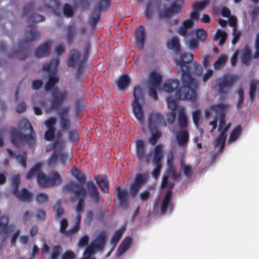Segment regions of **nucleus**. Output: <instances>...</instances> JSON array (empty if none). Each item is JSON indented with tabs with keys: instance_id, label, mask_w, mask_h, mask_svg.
I'll list each match as a JSON object with an SVG mask.
<instances>
[{
	"instance_id": "1",
	"label": "nucleus",
	"mask_w": 259,
	"mask_h": 259,
	"mask_svg": "<svg viewBox=\"0 0 259 259\" xmlns=\"http://www.w3.org/2000/svg\"><path fill=\"white\" fill-rule=\"evenodd\" d=\"M180 83L177 80H168L164 83L162 90L169 93L170 95L167 98V103L169 112L167 114V120L170 123H172L175 120L176 113L178 115V123L179 126L183 129H185L188 124V118L185 113V110L184 107L180 106L177 104V100L183 99L177 98L176 94L173 91H179ZM196 97L193 99H184V100H193L195 99ZM177 141L180 145H185L187 143L189 139V135L188 132L183 130L180 131L177 136Z\"/></svg>"
},
{
	"instance_id": "2",
	"label": "nucleus",
	"mask_w": 259,
	"mask_h": 259,
	"mask_svg": "<svg viewBox=\"0 0 259 259\" xmlns=\"http://www.w3.org/2000/svg\"><path fill=\"white\" fill-rule=\"evenodd\" d=\"M193 56L191 53H184L179 59H175V67L181 74L182 84L179 91H174L177 98L193 99L197 97L196 90L198 88V81L189 73L188 63L192 62Z\"/></svg>"
},
{
	"instance_id": "3",
	"label": "nucleus",
	"mask_w": 259,
	"mask_h": 259,
	"mask_svg": "<svg viewBox=\"0 0 259 259\" xmlns=\"http://www.w3.org/2000/svg\"><path fill=\"white\" fill-rule=\"evenodd\" d=\"M87 190L82 185L76 183L71 182L64 187L65 191L71 193L74 196L70 198L71 202H74L78 199V202L75 206V210L77 213H81L84 208V199L87 193L92 199L94 202L98 203L100 201V193L97 187L93 181H90L87 183Z\"/></svg>"
},
{
	"instance_id": "4",
	"label": "nucleus",
	"mask_w": 259,
	"mask_h": 259,
	"mask_svg": "<svg viewBox=\"0 0 259 259\" xmlns=\"http://www.w3.org/2000/svg\"><path fill=\"white\" fill-rule=\"evenodd\" d=\"M228 105L220 103L212 106L209 109L205 110V114L206 117H212L213 119L210 122V125L212 126L211 130L212 133L216 128L218 120H219V131L220 136L217 139L218 144L223 145L226 140V132L228 131L230 124H227L224 121V118L227 112L229 111Z\"/></svg>"
},
{
	"instance_id": "5",
	"label": "nucleus",
	"mask_w": 259,
	"mask_h": 259,
	"mask_svg": "<svg viewBox=\"0 0 259 259\" xmlns=\"http://www.w3.org/2000/svg\"><path fill=\"white\" fill-rule=\"evenodd\" d=\"M166 122L163 115L156 111L149 113L146 119H144L140 125L144 133H150L151 136L149 139L151 145H155L159 139L162 136V133L158 130L160 126H165Z\"/></svg>"
},
{
	"instance_id": "6",
	"label": "nucleus",
	"mask_w": 259,
	"mask_h": 259,
	"mask_svg": "<svg viewBox=\"0 0 259 259\" xmlns=\"http://www.w3.org/2000/svg\"><path fill=\"white\" fill-rule=\"evenodd\" d=\"M42 164L41 163H36L27 173L26 179L30 180L36 176L38 185L44 188L52 187L61 183V178L57 171H53L49 177L42 171Z\"/></svg>"
},
{
	"instance_id": "7",
	"label": "nucleus",
	"mask_w": 259,
	"mask_h": 259,
	"mask_svg": "<svg viewBox=\"0 0 259 259\" xmlns=\"http://www.w3.org/2000/svg\"><path fill=\"white\" fill-rule=\"evenodd\" d=\"M39 36V32L34 28L31 29L28 31L24 38V41H18L13 44L12 47H8L7 45L3 43L0 45V51L5 52L9 55L13 57H18L19 59L24 58L23 51L26 42H31Z\"/></svg>"
},
{
	"instance_id": "8",
	"label": "nucleus",
	"mask_w": 259,
	"mask_h": 259,
	"mask_svg": "<svg viewBox=\"0 0 259 259\" xmlns=\"http://www.w3.org/2000/svg\"><path fill=\"white\" fill-rule=\"evenodd\" d=\"M159 8V14L160 18H170L180 11L181 7L177 5H172L169 7L163 5L159 6L158 3L156 0L150 1L147 6L145 15L147 18L151 19L154 11Z\"/></svg>"
},
{
	"instance_id": "9",
	"label": "nucleus",
	"mask_w": 259,
	"mask_h": 259,
	"mask_svg": "<svg viewBox=\"0 0 259 259\" xmlns=\"http://www.w3.org/2000/svg\"><path fill=\"white\" fill-rule=\"evenodd\" d=\"M181 177L182 174L180 172H176L175 166H167L166 172L162 178L161 188L167 187L173 189L175 185V181L179 180Z\"/></svg>"
},
{
	"instance_id": "10",
	"label": "nucleus",
	"mask_w": 259,
	"mask_h": 259,
	"mask_svg": "<svg viewBox=\"0 0 259 259\" xmlns=\"http://www.w3.org/2000/svg\"><path fill=\"white\" fill-rule=\"evenodd\" d=\"M106 242V235L101 232L85 249V251L94 254L95 251H103Z\"/></svg>"
},
{
	"instance_id": "11",
	"label": "nucleus",
	"mask_w": 259,
	"mask_h": 259,
	"mask_svg": "<svg viewBox=\"0 0 259 259\" xmlns=\"http://www.w3.org/2000/svg\"><path fill=\"white\" fill-rule=\"evenodd\" d=\"M162 77L161 75L153 73L150 75V77L148 81V87L149 93L150 96L157 99V90L159 89V85L161 81Z\"/></svg>"
},
{
	"instance_id": "12",
	"label": "nucleus",
	"mask_w": 259,
	"mask_h": 259,
	"mask_svg": "<svg viewBox=\"0 0 259 259\" xmlns=\"http://www.w3.org/2000/svg\"><path fill=\"white\" fill-rule=\"evenodd\" d=\"M255 52L251 55V52L248 47L244 48V66L250 65L253 59L259 58V33L256 35L254 41Z\"/></svg>"
},
{
	"instance_id": "13",
	"label": "nucleus",
	"mask_w": 259,
	"mask_h": 259,
	"mask_svg": "<svg viewBox=\"0 0 259 259\" xmlns=\"http://www.w3.org/2000/svg\"><path fill=\"white\" fill-rule=\"evenodd\" d=\"M172 189L168 188L160 205V211L162 215L167 212H172L174 209V204L171 201Z\"/></svg>"
},
{
	"instance_id": "14",
	"label": "nucleus",
	"mask_w": 259,
	"mask_h": 259,
	"mask_svg": "<svg viewBox=\"0 0 259 259\" xmlns=\"http://www.w3.org/2000/svg\"><path fill=\"white\" fill-rule=\"evenodd\" d=\"M87 54L81 55L80 52L77 50H73L70 52L68 61V65L70 67H78L79 70L82 66L83 62ZM79 72V71H78Z\"/></svg>"
},
{
	"instance_id": "15",
	"label": "nucleus",
	"mask_w": 259,
	"mask_h": 259,
	"mask_svg": "<svg viewBox=\"0 0 259 259\" xmlns=\"http://www.w3.org/2000/svg\"><path fill=\"white\" fill-rule=\"evenodd\" d=\"M114 199L116 197L119 202V205L123 209H126L129 206L128 192L125 189H121L120 186H118L114 194Z\"/></svg>"
},
{
	"instance_id": "16",
	"label": "nucleus",
	"mask_w": 259,
	"mask_h": 259,
	"mask_svg": "<svg viewBox=\"0 0 259 259\" xmlns=\"http://www.w3.org/2000/svg\"><path fill=\"white\" fill-rule=\"evenodd\" d=\"M143 103L132 102L131 104L133 114L137 119L140 122V125L145 119Z\"/></svg>"
},
{
	"instance_id": "17",
	"label": "nucleus",
	"mask_w": 259,
	"mask_h": 259,
	"mask_svg": "<svg viewBox=\"0 0 259 259\" xmlns=\"http://www.w3.org/2000/svg\"><path fill=\"white\" fill-rule=\"evenodd\" d=\"M136 156L139 162L149 164L151 159V153L146 152V147H136Z\"/></svg>"
},
{
	"instance_id": "18",
	"label": "nucleus",
	"mask_w": 259,
	"mask_h": 259,
	"mask_svg": "<svg viewBox=\"0 0 259 259\" xmlns=\"http://www.w3.org/2000/svg\"><path fill=\"white\" fill-rule=\"evenodd\" d=\"M11 140L13 144H25V142L32 141L33 138L32 136H24L17 130L13 133Z\"/></svg>"
},
{
	"instance_id": "19",
	"label": "nucleus",
	"mask_w": 259,
	"mask_h": 259,
	"mask_svg": "<svg viewBox=\"0 0 259 259\" xmlns=\"http://www.w3.org/2000/svg\"><path fill=\"white\" fill-rule=\"evenodd\" d=\"M7 152L10 156L14 157L21 164L24 168H26V158L27 153L25 151H23L21 153H14L13 150L10 149H7Z\"/></svg>"
},
{
	"instance_id": "20",
	"label": "nucleus",
	"mask_w": 259,
	"mask_h": 259,
	"mask_svg": "<svg viewBox=\"0 0 259 259\" xmlns=\"http://www.w3.org/2000/svg\"><path fill=\"white\" fill-rule=\"evenodd\" d=\"M51 44L45 42L38 47L35 52V56L38 58L48 56L50 53Z\"/></svg>"
},
{
	"instance_id": "21",
	"label": "nucleus",
	"mask_w": 259,
	"mask_h": 259,
	"mask_svg": "<svg viewBox=\"0 0 259 259\" xmlns=\"http://www.w3.org/2000/svg\"><path fill=\"white\" fill-rule=\"evenodd\" d=\"M146 39V32L145 28L140 26L136 31V45L139 49L143 48Z\"/></svg>"
},
{
	"instance_id": "22",
	"label": "nucleus",
	"mask_w": 259,
	"mask_h": 259,
	"mask_svg": "<svg viewBox=\"0 0 259 259\" xmlns=\"http://www.w3.org/2000/svg\"><path fill=\"white\" fill-rule=\"evenodd\" d=\"M55 129H48L45 134V138L48 141H54L56 144L59 143L60 138L62 136V132L59 131L55 135Z\"/></svg>"
},
{
	"instance_id": "23",
	"label": "nucleus",
	"mask_w": 259,
	"mask_h": 259,
	"mask_svg": "<svg viewBox=\"0 0 259 259\" xmlns=\"http://www.w3.org/2000/svg\"><path fill=\"white\" fill-rule=\"evenodd\" d=\"M68 97V94L65 91H57L54 94L53 105L54 107L57 106L59 104L66 100Z\"/></svg>"
},
{
	"instance_id": "24",
	"label": "nucleus",
	"mask_w": 259,
	"mask_h": 259,
	"mask_svg": "<svg viewBox=\"0 0 259 259\" xmlns=\"http://www.w3.org/2000/svg\"><path fill=\"white\" fill-rule=\"evenodd\" d=\"M133 95L134 99L133 102H144L145 96L144 88L142 85L136 86L134 88Z\"/></svg>"
},
{
	"instance_id": "25",
	"label": "nucleus",
	"mask_w": 259,
	"mask_h": 259,
	"mask_svg": "<svg viewBox=\"0 0 259 259\" xmlns=\"http://www.w3.org/2000/svg\"><path fill=\"white\" fill-rule=\"evenodd\" d=\"M167 47L169 50L175 53H178L180 51V41L177 37H173L167 42Z\"/></svg>"
},
{
	"instance_id": "26",
	"label": "nucleus",
	"mask_w": 259,
	"mask_h": 259,
	"mask_svg": "<svg viewBox=\"0 0 259 259\" xmlns=\"http://www.w3.org/2000/svg\"><path fill=\"white\" fill-rule=\"evenodd\" d=\"M163 147H155L153 152V164H162L161 160L163 157Z\"/></svg>"
},
{
	"instance_id": "27",
	"label": "nucleus",
	"mask_w": 259,
	"mask_h": 259,
	"mask_svg": "<svg viewBox=\"0 0 259 259\" xmlns=\"http://www.w3.org/2000/svg\"><path fill=\"white\" fill-rule=\"evenodd\" d=\"M193 23L191 20H186L181 25L179 28V33L183 36H185L188 33L189 29H190L193 26Z\"/></svg>"
},
{
	"instance_id": "28",
	"label": "nucleus",
	"mask_w": 259,
	"mask_h": 259,
	"mask_svg": "<svg viewBox=\"0 0 259 259\" xmlns=\"http://www.w3.org/2000/svg\"><path fill=\"white\" fill-rule=\"evenodd\" d=\"M259 90V80H252L250 83V89L249 92V100L252 103L255 99L257 89Z\"/></svg>"
},
{
	"instance_id": "29",
	"label": "nucleus",
	"mask_w": 259,
	"mask_h": 259,
	"mask_svg": "<svg viewBox=\"0 0 259 259\" xmlns=\"http://www.w3.org/2000/svg\"><path fill=\"white\" fill-rule=\"evenodd\" d=\"M233 82L232 78L224 79L221 80L218 87V90L220 92L225 93L232 85Z\"/></svg>"
},
{
	"instance_id": "30",
	"label": "nucleus",
	"mask_w": 259,
	"mask_h": 259,
	"mask_svg": "<svg viewBox=\"0 0 259 259\" xmlns=\"http://www.w3.org/2000/svg\"><path fill=\"white\" fill-rule=\"evenodd\" d=\"M14 195L20 201H29L32 196V194L25 188H23L21 191H18V193Z\"/></svg>"
},
{
	"instance_id": "31",
	"label": "nucleus",
	"mask_w": 259,
	"mask_h": 259,
	"mask_svg": "<svg viewBox=\"0 0 259 259\" xmlns=\"http://www.w3.org/2000/svg\"><path fill=\"white\" fill-rule=\"evenodd\" d=\"M97 184L101 188V191L105 193H109V182L106 178L98 177L96 178Z\"/></svg>"
},
{
	"instance_id": "32",
	"label": "nucleus",
	"mask_w": 259,
	"mask_h": 259,
	"mask_svg": "<svg viewBox=\"0 0 259 259\" xmlns=\"http://www.w3.org/2000/svg\"><path fill=\"white\" fill-rule=\"evenodd\" d=\"M2 220L5 221L4 223H3L0 220V233H3L5 235L4 241L6 239L8 234L10 233V229L8 227L9 218L7 217H3Z\"/></svg>"
},
{
	"instance_id": "33",
	"label": "nucleus",
	"mask_w": 259,
	"mask_h": 259,
	"mask_svg": "<svg viewBox=\"0 0 259 259\" xmlns=\"http://www.w3.org/2000/svg\"><path fill=\"white\" fill-rule=\"evenodd\" d=\"M236 21V18L234 17H231L229 19V23L230 25L233 27V38L232 40L233 44H235L239 39L241 36V33L237 31L235 27Z\"/></svg>"
},
{
	"instance_id": "34",
	"label": "nucleus",
	"mask_w": 259,
	"mask_h": 259,
	"mask_svg": "<svg viewBox=\"0 0 259 259\" xmlns=\"http://www.w3.org/2000/svg\"><path fill=\"white\" fill-rule=\"evenodd\" d=\"M227 36L228 34L226 32L218 29L214 36L213 39L214 40L218 41L220 45H223L224 44Z\"/></svg>"
},
{
	"instance_id": "35",
	"label": "nucleus",
	"mask_w": 259,
	"mask_h": 259,
	"mask_svg": "<svg viewBox=\"0 0 259 259\" xmlns=\"http://www.w3.org/2000/svg\"><path fill=\"white\" fill-rule=\"evenodd\" d=\"M242 128L240 125L235 127L230 135L228 139V144H231L236 141L240 136Z\"/></svg>"
},
{
	"instance_id": "36",
	"label": "nucleus",
	"mask_w": 259,
	"mask_h": 259,
	"mask_svg": "<svg viewBox=\"0 0 259 259\" xmlns=\"http://www.w3.org/2000/svg\"><path fill=\"white\" fill-rule=\"evenodd\" d=\"M20 176L19 175H15L12 178L11 187L13 194L18 193V188L20 184Z\"/></svg>"
},
{
	"instance_id": "37",
	"label": "nucleus",
	"mask_w": 259,
	"mask_h": 259,
	"mask_svg": "<svg viewBox=\"0 0 259 259\" xmlns=\"http://www.w3.org/2000/svg\"><path fill=\"white\" fill-rule=\"evenodd\" d=\"M227 60V56L225 54H222L218 60L214 63V68L215 69H220L225 65Z\"/></svg>"
},
{
	"instance_id": "38",
	"label": "nucleus",
	"mask_w": 259,
	"mask_h": 259,
	"mask_svg": "<svg viewBox=\"0 0 259 259\" xmlns=\"http://www.w3.org/2000/svg\"><path fill=\"white\" fill-rule=\"evenodd\" d=\"M59 123L61 128L64 131L69 129L71 126L70 121L67 117L63 114L60 115Z\"/></svg>"
},
{
	"instance_id": "39",
	"label": "nucleus",
	"mask_w": 259,
	"mask_h": 259,
	"mask_svg": "<svg viewBox=\"0 0 259 259\" xmlns=\"http://www.w3.org/2000/svg\"><path fill=\"white\" fill-rule=\"evenodd\" d=\"M125 230V228L124 227H122L114 232L113 236H112L111 240V242L112 244H113L114 246L117 244V243L121 238Z\"/></svg>"
},
{
	"instance_id": "40",
	"label": "nucleus",
	"mask_w": 259,
	"mask_h": 259,
	"mask_svg": "<svg viewBox=\"0 0 259 259\" xmlns=\"http://www.w3.org/2000/svg\"><path fill=\"white\" fill-rule=\"evenodd\" d=\"M180 165L181 168L185 177L188 178H190L193 175V170L191 166L185 164L183 160L181 161Z\"/></svg>"
},
{
	"instance_id": "41",
	"label": "nucleus",
	"mask_w": 259,
	"mask_h": 259,
	"mask_svg": "<svg viewBox=\"0 0 259 259\" xmlns=\"http://www.w3.org/2000/svg\"><path fill=\"white\" fill-rule=\"evenodd\" d=\"M59 63V61L58 59H54L50 63L44 65L43 69L47 71L53 72L56 70Z\"/></svg>"
},
{
	"instance_id": "42",
	"label": "nucleus",
	"mask_w": 259,
	"mask_h": 259,
	"mask_svg": "<svg viewBox=\"0 0 259 259\" xmlns=\"http://www.w3.org/2000/svg\"><path fill=\"white\" fill-rule=\"evenodd\" d=\"M19 127L22 131H28L27 135L32 133V126L27 119L24 118L21 120Z\"/></svg>"
},
{
	"instance_id": "43",
	"label": "nucleus",
	"mask_w": 259,
	"mask_h": 259,
	"mask_svg": "<svg viewBox=\"0 0 259 259\" xmlns=\"http://www.w3.org/2000/svg\"><path fill=\"white\" fill-rule=\"evenodd\" d=\"M45 4L49 8L52 9L55 13H57L60 3L58 0H45Z\"/></svg>"
},
{
	"instance_id": "44",
	"label": "nucleus",
	"mask_w": 259,
	"mask_h": 259,
	"mask_svg": "<svg viewBox=\"0 0 259 259\" xmlns=\"http://www.w3.org/2000/svg\"><path fill=\"white\" fill-rule=\"evenodd\" d=\"M209 3V0H204L202 2H198L193 4V8L195 11L198 12L202 11Z\"/></svg>"
},
{
	"instance_id": "45",
	"label": "nucleus",
	"mask_w": 259,
	"mask_h": 259,
	"mask_svg": "<svg viewBox=\"0 0 259 259\" xmlns=\"http://www.w3.org/2000/svg\"><path fill=\"white\" fill-rule=\"evenodd\" d=\"M62 250V247L59 245H55L53 247L50 259H58L61 255Z\"/></svg>"
},
{
	"instance_id": "46",
	"label": "nucleus",
	"mask_w": 259,
	"mask_h": 259,
	"mask_svg": "<svg viewBox=\"0 0 259 259\" xmlns=\"http://www.w3.org/2000/svg\"><path fill=\"white\" fill-rule=\"evenodd\" d=\"M130 81V79L128 76L123 75L117 82V85L119 89L124 90L128 85Z\"/></svg>"
},
{
	"instance_id": "47",
	"label": "nucleus",
	"mask_w": 259,
	"mask_h": 259,
	"mask_svg": "<svg viewBox=\"0 0 259 259\" xmlns=\"http://www.w3.org/2000/svg\"><path fill=\"white\" fill-rule=\"evenodd\" d=\"M54 210L55 211V218L59 219L61 218L64 214V209L61 207V200L57 202Z\"/></svg>"
},
{
	"instance_id": "48",
	"label": "nucleus",
	"mask_w": 259,
	"mask_h": 259,
	"mask_svg": "<svg viewBox=\"0 0 259 259\" xmlns=\"http://www.w3.org/2000/svg\"><path fill=\"white\" fill-rule=\"evenodd\" d=\"M147 181V178L146 175L139 174L136 175L134 182L142 187L144 184L146 183Z\"/></svg>"
},
{
	"instance_id": "49",
	"label": "nucleus",
	"mask_w": 259,
	"mask_h": 259,
	"mask_svg": "<svg viewBox=\"0 0 259 259\" xmlns=\"http://www.w3.org/2000/svg\"><path fill=\"white\" fill-rule=\"evenodd\" d=\"M63 156V154H61L59 151L55 150L48 160L49 165H53L55 164L58 158Z\"/></svg>"
},
{
	"instance_id": "50",
	"label": "nucleus",
	"mask_w": 259,
	"mask_h": 259,
	"mask_svg": "<svg viewBox=\"0 0 259 259\" xmlns=\"http://www.w3.org/2000/svg\"><path fill=\"white\" fill-rule=\"evenodd\" d=\"M68 222L66 219L64 218L61 220L59 230L60 233L65 236H66L68 231L67 230V228L68 227Z\"/></svg>"
},
{
	"instance_id": "51",
	"label": "nucleus",
	"mask_w": 259,
	"mask_h": 259,
	"mask_svg": "<svg viewBox=\"0 0 259 259\" xmlns=\"http://www.w3.org/2000/svg\"><path fill=\"white\" fill-rule=\"evenodd\" d=\"M58 82V78L55 75H51L49 76V81L46 84V90H49Z\"/></svg>"
},
{
	"instance_id": "52",
	"label": "nucleus",
	"mask_w": 259,
	"mask_h": 259,
	"mask_svg": "<svg viewBox=\"0 0 259 259\" xmlns=\"http://www.w3.org/2000/svg\"><path fill=\"white\" fill-rule=\"evenodd\" d=\"M155 165L154 168L152 171V175L153 177L155 179H157L160 176L161 170L162 169V164H154Z\"/></svg>"
},
{
	"instance_id": "53",
	"label": "nucleus",
	"mask_w": 259,
	"mask_h": 259,
	"mask_svg": "<svg viewBox=\"0 0 259 259\" xmlns=\"http://www.w3.org/2000/svg\"><path fill=\"white\" fill-rule=\"evenodd\" d=\"M197 38L201 41L204 40L207 37L206 31L203 29H199L195 30Z\"/></svg>"
},
{
	"instance_id": "54",
	"label": "nucleus",
	"mask_w": 259,
	"mask_h": 259,
	"mask_svg": "<svg viewBox=\"0 0 259 259\" xmlns=\"http://www.w3.org/2000/svg\"><path fill=\"white\" fill-rule=\"evenodd\" d=\"M57 118L54 117H49L45 122V124L48 129H55L54 126L57 123Z\"/></svg>"
},
{
	"instance_id": "55",
	"label": "nucleus",
	"mask_w": 259,
	"mask_h": 259,
	"mask_svg": "<svg viewBox=\"0 0 259 259\" xmlns=\"http://www.w3.org/2000/svg\"><path fill=\"white\" fill-rule=\"evenodd\" d=\"M78 139L77 134L76 131H70L69 135V140L71 142V144L72 145L78 144Z\"/></svg>"
},
{
	"instance_id": "56",
	"label": "nucleus",
	"mask_w": 259,
	"mask_h": 259,
	"mask_svg": "<svg viewBox=\"0 0 259 259\" xmlns=\"http://www.w3.org/2000/svg\"><path fill=\"white\" fill-rule=\"evenodd\" d=\"M202 112L199 110H195L193 112L192 117L193 120L195 125L197 126L198 125V122L200 119V115Z\"/></svg>"
},
{
	"instance_id": "57",
	"label": "nucleus",
	"mask_w": 259,
	"mask_h": 259,
	"mask_svg": "<svg viewBox=\"0 0 259 259\" xmlns=\"http://www.w3.org/2000/svg\"><path fill=\"white\" fill-rule=\"evenodd\" d=\"M141 188V186L133 182L130 188V192L132 196L135 197L138 193V192Z\"/></svg>"
},
{
	"instance_id": "58",
	"label": "nucleus",
	"mask_w": 259,
	"mask_h": 259,
	"mask_svg": "<svg viewBox=\"0 0 259 259\" xmlns=\"http://www.w3.org/2000/svg\"><path fill=\"white\" fill-rule=\"evenodd\" d=\"M80 227V226L75 224L74 226L67 231L65 236L67 237H71L74 234L79 231Z\"/></svg>"
},
{
	"instance_id": "59",
	"label": "nucleus",
	"mask_w": 259,
	"mask_h": 259,
	"mask_svg": "<svg viewBox=\"0 0 259 259\" xmlns=\"http://www.w3.org/2000/svg\"><path fill=\"white\" fill-rule=\"evenodd\" d=\"M36 200L38 203H46L48 201V197L45 193H40L36 196Z\"/></svg>"
},
{
	"instance_id": "60",
	"label": "nucleus",
	"mask_w": 259,
	"mask_h": 259,
	"mask_svg": "<svg viewBox=\"0 0 259 259\" xmlns=\"http://www.w3.org/2000/svg\"><path fill=\"white\" fill-rule=\"evenodd\" d=\"M64 14L68 17H72L73 15V10L72 8L69 5H65L64 6Z\"/></svg>"
},
{
	"instance_id": "61",
	"label": "nucleus",
	"mask_w": 259,
	"mask_h": 259,
	"mask_svg": "<svg viewBox=\"0 0 259 259\" xmlns=\"http://www.w3.org/2000/svg\"><path fill=\"white\" fill-rule=\"evenodd\" d=\"M89 242V236L87 235H85L80 238L79 239L78 245L79 247H84Z\"/></svg>"
},
{
	"instance_id": "62",
	"label": "nucleus",
	"mask_w": 259,
	"mask_h": 259,
	"mask_svg": "<svg viewBox=\"0 0 259 259\" xmlns=\"http://www.w3.org/2000/svg\"><path fill=\"white\" fill-rule=\"evenodd\" d=\"M75 34L76 30L74 27H71L69 28L67 36V39L68 41H70L72 39L73 36L75 35Z\"/></svg>"
},
{
	"instance_id": "63",
	"label": "nucleus",
	"mask_w": 259,
	"mask_h": 259,
	"mask_svg": "<svg viewBox=\"0 0 259 259\" xmlns=\"http://www.w3.org/2000/svg\"><path fill=\"white\" fill-rule=\"evenodd\" d=\"M36 217L40 221H44L46 218V212L44 209H39L36 213Z\"/></svg>"
},
{
	"instance_id": "64",
	"label": "nucleus",
	"mask_w": 259,
	"mask_h": 259,
	"mask_svg": "<svg viewBox=\"0 0 259 259\" xmlns=\"http://www.w3.org/2000/svg\"><path fill=\"white\" fill-rule=\"evenodd\" d=\"M74 253L70 250L66 251L63 255L62 259H75Z\"/></svg>"
}]
</instances>
